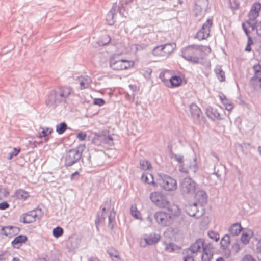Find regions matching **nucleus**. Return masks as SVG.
<instances>
[{
  "instance_id": "49530a36",
  "label": "nucleus",
  "mask_w": 261,
  "mask_h": 261,
  "mask_svg": "<svg viewBox=\"0 0 261 261\" xmlns=\"http://www.w3.org/2000/svg\"><path fill=\"white\" fill-rule=\"evenodd\" d=\"M111 205V200L110 199H107L101 204L100 208L103 213L107 208L110 209Z\"/></svg>"
},
{
  "instance_id": "6ab92c4d",
  "label": "nucleus",
  "mask_w": 261,
  "mask_h": 261,
  "mask_svg": "<svg viewBox=\"0 0 261 261\" xmlns=\"http://www.w3.org/2000/svg\"><path fill=\"white\" fill-rule=\"evenodd\" d=\"M161 236L156 233H151L149 234H145L144 240L148 245L156 244L160 240Z\"/></svg>"
},
{
  "instance_id": "412c9836",
  "label": "nucleus",
  "mask_w": 261,
  "mask_h": 261,
  "mask_svg": "<svg viewBox=\"0 0 261 261\" xmlns=\"http://www.w3.org/2000/svg\"><path fill=\"white\" fill-rule=\"evenodd\" d=\"M195 199L200 204V206L203 207V205L207 203V196L206 192L203 190L198 191L195 193Z\"/></svg>"
},
{
  "instance_id": "a18cd8bd",
  "label": "nucleus",
  "mask_w": 261,
  "mask_h": 261,
  "mask_svg": "<svg viewBox=\"0 0 261 261\" xmlns=\"http://www.w3.org/2000/svg\"><path fill=\"white\" fill-rule=\"evenodd\" d=\"M140 168L144 170L149 169L151 167L150 163L147 161H141L140 162Z\"/></svg>"
},
{
  "instance_id": "bf43d9fd",
  "label": "nucleus",
  "mask_w": 261,
  "mask_h": 261,
  "mask_svg": "<svg viewBox=\"0 0 261 261\" xmlns=\"http://www.w3.org/2000/svg\"><path fill=\"white\" fill-rule=\"evenodd\" d=\"M256 253L257 259L259 261H261V244L257 245L256 248Z\"/></svg>"
},
{
  "instance_id": "0e129e2a",
  "label": "nucleus",
  "mask_w": 261,
  "mask_h": 261,
  "mask_svg": "<svg viewBox=\"0 0 261 261\" xmlns=\"http://www.w3.org/2000/svg\"><path fill=\"white\" fill-rule=\"evenodd\" d=\"M179 170L182 173H187L188 172V169L184 166V164L179 166Z\"/></svg>"
},
{
  "instance_id": "3c124183",
  "label": "nucleus",
  "mask_w": 261,
  "mask_h": 261,
  "mask_svg": "<svg viewBox=\"0 0 261 261\" xmlns=\"http://www.w3.org/2000/svg\"><path fill=\"white\" fill-rule=\"evenodd\" d=\"M52 132V129L49 128H42V131L40 133L39 135L40 137H46Z\"/></svg>"
},
{
  "instance_id": "a211bd4d",
  "label": "nucleus",
  "mask_w": 261,
  "mask_h": 261,
  "mask_svg": "<svg viewBox=\"0 0 261 261\" xmlns=\"http://www.w3.org/2000/svg\"><path fill=\"white\" fill-rule=\"evenodd\" d=\"M28 240L26 235L20 234L15 237L12 241L11 244L13 248L19 249Z\"/></svg>"
},
{
  "instance_id": "ea45409f",
  "label": "nucleus",
  "mask_w": 261,
  "mask_h": 261,
  "mask_svg": "<svg viewBox=\"0 0 261 261\" xmlns=\"http://www.w3.org/2000/svg\"><path fill=\"white\" fill-rule=\"evenodd\" d=\"M107 252L112 258L114 257L119 259H120L118 251L114 248L112 247L108 249Z\"/></svg>"
},
{
  "instance_id": "5701e85b",
  "label": "nucleus",
  "mask_w": 261,
  "mask_h": 261,
  "mask_svg": "<svg viewBox=\"0 0 261 261\" xmlns=\"http://www.w3.org/2000/svg\"><path fill=\"white\" fill-rule=\"evenodd\" d=\"M206 114L207 116L213 120H221L222 118L220 116V113L218 110L212 107H208L206 110Z\"/></svg>"
},
{
  "instance_id": "13d9d810",
  "label": "nucleus",
  "mask_w": 261,
  "mask_h": 261,
  "mask_svg": "<svg viewBox=\"0 0 261 261\" xmlns=\"http://www.w3.org/2000/svg\"><path fill=\"white\" fill-rule=\"evenodd\" d=\"M231 7L233 9H238L239 8V3L236 0H229Z\"/></svg>"
},
{
  "instance_id": "774afa93",
  "label": "nucleus",
  "mask_w": 261,
  "mask_h": 261,
  "mask_svg": "<svg viewBox=\"0 0 261 261\" xmlns=\"http://www.w3.org/2000/svg\"><path fill=\"white\" fill-rule=\"evenodd\" d=\"M255 21H253L250 19H248V20H246L244 23L245 25L246 24H247V26L246 27L248 28V27H250L252 25V23H253Z\"/></svg>"
},
{
  "instance_id": "864d4df0",
  "label": "nucleus",
  "mask_w": 261,
  "mask_h": 261,
  "mask_svg": "<svg viewBox=\"0 0 261 261\" xmlns=\"http://www.w3.org/2000/svg\"><path fill=\"white\" fill-rule=\"evenodd\" d=\"M259 14L257 13L256 12H252L250 11L248 14V19L252 20L253 21H256V18L258 16Z\"/></svg>"
},
{
  "instance_id": "f704fd0d",
  "label": "nucleus",
  "mask_w": 261,
  "mask_h": 261,
  "mask_svg": "<svg viewBox=\"0 0 261 261\" xmlns=\"http://www.w3.org/2000/svg\"><path fill=\"white\" fill-rule=\"evenodd\" d=\"M56 128L57 133L59 135H61L65 132V131L68 128V127L67 124L65 122H62L60 124H57Z\"/></svg>"
},
{
  "instance_id": "9b49d317",
  "label": "nucleus",
  "mask_w": 261,
  "mask_h": 261,
  "mask_svg": "<svg viewBox=\"0 0 261 261\" xmlns=\"http://www.w3.org/2000/svg\"><path fill=\"white\" fill-rule=\"evenodd\" d=\"M190 114L194 124L200 125L202 122H205V119L203 115L201 109L194 103H191L189 106Z\"/></svg>"
},
{
  "instance_id": "e2e57ef3",
  "label": "nucleus",
  "mask_w": 261,
  "mask_h": 261,
  "mask_svg": "<svg viewBox=\"0 0 261 261\" xmlns=\"http://www.w3.org/2000/svg\"><path fill=\"white\" fill-rule=\"evenodd\" d=\"M242 261H256L253 257L250 254L245 255L242 258Z\"/></svg>"
},
{
  "instance_id": "69168bd1",
  "label": "nucleus",
  "mask_w": 261,
  "mask_h": 261,
  "mask_svg": "<svg viewBox=\"0 0 261 261\" xmlns=\"http://www.w3.org/2000/svg\"><path fill=\"white\" fill-rule=\"evenodd\" d=\"M3 198L7 197L9 195V192L5 188L2 187Z\"/></svg>"
},
{
  "instance_id": "58836bf2",
  "label": "nucleus",
  "mask_w": 261,
  "mask_h": 261,
  "mask_svg": "<svg viewBox=\"0 0 261 261\" xmlns=\"http://www.w3.org/2000/svg\"><path fill=\"white\" fill-rule=\"evenodd\" d=\"M242 26L243 30L244 31L245 35L247 37V44L251 45L253 43V41L251 37L249 35V31H248L246 25H245V23H242Z\"/></svg>"
},
{
  "instance_id": "f257e3e1",
  "label": "nucleus",
  "mask_w": 261,
  "mask_h": 261,
  "mask_svg": "<svg viewBox=\"0 0 261 261\" xmlns=\"http://www.w3.org/2000/svg\"><path fill=\"white\" fill-rule=\"evenodd\" d=\"M72 92V88L67 86H60L50 90L45 100L46 106L55 109L60 104L67 103Z\"/></svg>"
},
{
  "instance_id": "c03bdc74",
  "label": "nucleus",
  "mask_w": 261,
  "mask_h": 261,
  "mask_svg": "<svg viewBox=\"0 0 261 261\" xmlns=\"http://www.w3.org/2000/svg\"><path fill=\"white\" fill-rule=\"evenodd\" d=\"M251 237L247 232H243L240 240L242 243L245 245H246L249 243Z\"/></svg>"
},
{
  "instance_id": "b1692460",
  "label": "nucleus",
  "mask_w": 261,
  "mask_h": 261,
  "mask_svg": "<svg viewBox=\"0 0 261 261\" xmlns=\"http://www.w3.org/2000/svg\"><path fill=\"white\" fill-rule=\"evenodd\" d=\"M117 5L114 3L111 10L108 13L106 16V20L109 25H112L114 24L115 21L114 20V16L116 14Z\"/></svg>"
},
{
  "instance_id": "9d476101",
  "label": "nucleus",
  "mask_w": 261,
  "mask_h": 261,
  "mask_svg": "<svg viewBox=\"0 0 261 261\" xmlns=\"http://www.w3.org/2000/svg\"><path fill=\"white\" fill-rule=\"evenodd\" d=\"M196 183L190 177H186L180 182V189L182 194H193L195 192Z\"/></svg>"
},
{
  "instance_id": "680f3d73",
  "label": "nucleus",
  "mask_w": 261,
  "mask_h": 261,
  "mask_svg": "<svg viewBox=\"0 0 261 261\" xmlns=\"http://www.w3.org/2000/svg\"><path fill=\"white\" fill-rule=\"evenodd\" d=\"M165 250L169 252L174 250V245L172 243H170L166 245Z\"/></svg>"
},
{
  "instance_id": "f3484780",
  "label": "nucleus",
  "mask_w": 261,
  "mask_h": 261,
  "mask_svg": "<svg viewBox=\"0 0 261 261\" xmlns=\"http://www.w3.org/2000/svg\"><path fill=\"white\" fill-rule=\"evenodd\" d=\"M81 240L78 237H69L66 242V248L68 252H73L79 247Z\"/></svg>"
},
{
  "instance_id": "aec40b11",
  "label": "nucleus",
  "mask_w": 261,
  "mask_h": 261,
  "mask_svg": "<svg viewBox=\"0 0 261 261\" xmlns=\"http://www.w3.org/2000/svg\"><path fill=\"white\" fill-rule=\"evenodd\" d=\"M254 75L250 79L252 84L255 86V81H261V65L259 63L255 64L253 67Z\"/></svg>"
},
{
  "instance_id": "2eb2a0df",
  "label": "nucleus",
  "mask_w": 261,
  "mask_h": 261,
  "mask_svg": "<svg viewBox=\"0 0 261 261\" xmlns=\"http://www.w3.org/2000/svg\"><path fill=\"white\" fill-rule=\"evenodd\" d=\"M37 210L41 211V208L37 207L22 214L20 217L19 221L24 224H29L35 222L37 218L40 219L41 217L38 216L37 214Z\"/></svg>"
},
{
  "instance_id": "2f4dec72",
  "label": "nucleus",
  "mask_w": 261,
  "mask_h": 261,
  "mask_svg": "<svg viewBox=\"0 0 261 261\" xmlns=\"http://www.w3.org/2000/svg\"><path fill=\"white\" fill-rule=\"evenodd\" d=\"M169 73L167 71H162L159 74V78L162 82L167 87H170V77H169Z\"/></svg>"
},
{
  "instance_id": "1a4fd4ad",
  "label": "nucleus",
  "mask_w": 261,
  "mask_h": 261,
  "mask_svg": "<svg viewBox=\"0 0 261 261\" xmlns=\"http://www.w3.org/2000/svg\"><path fill=\"white\" fill-rule=\"evenodd\" d=\"M154 217L156 222L162 226H169L174 221L173 216L163 211L155 212Z\"/></svg>"
},
{
  "instance_id": "e433bc0d",
  "label": "nucleus",
  "mask_w": 261,
  "mask_h": 261,
  "mask_svg": "<svg viewBox=\"0 0 261 261\" xmlns=\"http://www.w3.org/2000/svg\"><path fill=\"white\" fill-rule=\"evenodd\" d=\"M170 157L171 159L174 158L176 161L180 163V165H182L184 163V156L180 154H176L172 152V148L170 149Z\"/></svg>"
},
{
  "instance_id": "4468645a",
  "label": "nucleus",
  "mask_w": 261,
  "mask_h": 261,
  "mask_svg": "<svg viewBox=\"0 0 261 261\" xmlns=\"http://www.w3.org/2000/svg\"><path fill=\"white\" fill-rule=\"evenodd\" d=\"M200 210L198 209L197 203L195 202L186 206V212L190 216L198 219L205 214L204 208L202 206H200Z\"/></svg>"
},
{
  "instance_id": "c756f323",
  "label": "nucleus",
  "mask_w": 261,
  "mask_h": 261,
  "mask_svg": "<svg viewBox=\"0 0 261 261\" xmlns=\"http://www.w3.org/2000/svg\"><path fill=\"white\" fill-rule=\"evenodd\" d=\"M182 79L180 76L173 75L170 77L169 87L173 88L178 87L182 83Z\"/></svg>"
},
{
  "instance_id": "5fc2aeb1",
  "label": "nucleus",
  "mask_w": 261,
  "mask_h": 261,
  "mask_svg": "<svg viewBox=\"0 0 261 261\" xmlns=\"http://www.w3.org/2000/svg\"><path fill=\"white\" fill-rule=\"evenodd\" d=\"M105 103L104 99L101 98H96L93 100V103L99 106H103Z\"/></svg>"
},
{
  "instance_id": "8fccbe9b",
  "label": "nucleus",
  "mask_w": 261,
  "mask_h": 261,
  "mask_svg": "<svg viewBox=\"0 0 261 261\" xmlns=\"http://www.w3.org/2000/svg\"><path fill=\"white\" fill-rule=\"evenodd\" d=\"M261 9V4L259 2H256L254 3L251 7V9L250 11L252 12H256L257 13L259 14V11Z\"/></svg>"
},
{
  "instance_id": "4c0bfd02",
  "label": "nucleus",
  "mask_w": 261,
  "mask_h": 261,
  "mask_svg": "<svg viewBox=\"0 0 261 261\" xmlns=\"http://www.w3.org/2000/svg\"><path fill=\"white\" fill-rule=\"evenodd\" d=\"M230 237L228 234H225L221 239L220 244L222 249H226L230 244Z\"/></svg>"
},
{
  "instance_id": "423d86ee",
  "label": "nucleus",
  "mask_w": 261,
  "mask_h": 261,
  "mask_svg": "<svg viewBox=\"0 0 261 261\" xmlns=\"http://www.w3.org/2000/svg\"><path fill=\"white\" fill-rule=\"evenodd\" d=\"M158 182L160 187L166 191H175L177 188L176 180L165 174H159Z\"/></svg>"
},
{
  "instance_id": "6e6552de",
  "label": "nucleus",
  "mask_w": 261,
  "mask_h": 261,
  "mask_svg": "<svg viewBox=\"0 0 261 261\" xmlns=\"http://www.w3.org/2000/svg\"><path fill=\"white\" fill-rule=\"evenodd\" d=\"M92 142L96 146H101L105 144L112 146L114 144L113 138L112 135L106 134L104 133H95Z\"/></svg>"
},
{
  "instance_id": "c85d7f7f",
  "label": "nucleus",
  "mask_w": 261,
  "mask_h": 261,
  "mask_svg": "<svg viewBox=\"0 0 261 261\" xmlns=\"http://www.w3.org/2000/svg\"><path fill=\"white\" fill-rule=\"evenodd\" d=\"M201 249L203 252L201 256L202 261H210L213 257V254L210 250L207 249L206 246H204V243H203V246H201Z\"/></svg>"
},
{
  "instance_id": "c9c22d12",
  "label": "nucleus",
  "mask_w": 261,
  "mask_h": 261,
  "mask_svg": "<svg viewBox=\"0 0 261 261\" xmlns=\"http://www.w3.org/2000/svg\"><path fill=\"white\" fill-rule=\"evenodd\" d=\"M111 40V38L109 35H105L98 41L97 43L99 46H105L109 44Z\"/></svg>"
},
{
  "instance_id": "39448f33",
  "label": "nucleus",
  "mask_w": 261,
  "mask_h": 261,
  "mask_svg": "<svg viewBox=\"0 0 261 261\" xmlns=\"http://www.w3.org/2000/svg\"><path fill=\"white\" fill-rule=\"evenodd\" d=\"M203 243H204L203 239H198L195 243L191 244L189 248L185 249L183 252V254H185L183 258L184 261H194L193 255L201 251Z\"/></svg>"
},
{
  "instance_id": "603ef678",
  "label": "nucleus",
  "mask_w": 261,
  "mask_h": 261,
  "mask_svg": "<svg viewBox=\"0 0 261 261\" xmlns=\"http://www.w3.org/2000/svg\"><path fill=\"white\" fill-rule=\"evenodd\" d=\"M189 168H190V169H191L192 170V171L194 173H195L197 171V170H198V165H197V163L196 158H195L194 159L193 163H191L190 164Z\"/></svg>"
},
{
  "instance_id": "338daca9",
  "label": "nucleus",
  "mask_w": 261,
  "mask_h": 261,
  "mask_svg": "<svg viewBox=\"0 0 261 261\" xmlns=\"http://www.w3.org/2000/svg\"><path fill=\"white\" fill-rule=\"evenodd\" d=\"M141 179L142 180V181L145 183H147L148 184L149 183V179H148V178L147 177V175L144 173H143L141 176Z\"/></svg>"
},
{
  "instance_id": "bb28decb",
  "label": "nucleus",
  "mask_w": 261,
  "mask_h": 261,
  "mask_svg": "<svg viewBox=\"0 0 261 261\" xmlns=\"http://www.w3.org/2000/svg\"><path fill=\"white\" fill-rule=\"evenodd\" d=\"M243 227H242L240 223L236 222L230 227L229 228V232L233 236H238L241 231L242 230Z\"/></svg>"
},
{
  "instance_id": "6e6d98bb",
  "label": "nucleus",
  "mask_w": 261,
  "mask_h": 261,
  "mask_svg": "<svg viewBox=\"0 0 261 261\" xmlns=\"http://www.w3.org/2000/svg\"><path fill=\"white\" fill-rule=\"evenodd\" d=\"M80 174L78 171H75L74 173H72L70 175V180H79L80 179Z\"/></svg>"
},
{
  "instance_id": "79ce46f5",
  "label": "nucleus",
  "mask_w": 261,
  "mask_h": 261,
  "mask_svg": "<svg viewBox=\"0 0 261 261\" xmlns=\"http://www.w3.org/2000/svg\"><path fill=\"white\" fill-rule=\"evenodd\" d=\"M106 218L103 216V214H101L100 215L99 214H97L96 218L95 220V225L97 230H99V224L101 221H103L105 220Z\"/></svg>"
},
{
  "instance_id": "f03ea898",
  "label": "nucleus",
  "mask_w": 261,
  "mask_h": 261,
  "mask_svg": "<svg viewBox=\"0 0 261 261\" xmlns=\"http://www.w3.org/2000/svg\"><path fill=\"white\" fill-rule=\"evenodd\" d=\"M202 51V46L192 44L188 45L181 50V57L189 62L193 64H199L201 53Z\"/></svg>"
},
{
  "instance_id": "393cba45",
  "label": "nucleus",
  "mask_w": 261,
  "mask_h": 261,
  "mask_svg": "<svg viewBox=\"0 0 261 261\" xmlns=\"http://www.w3.org/2000/svg\"><path fill=\"white\" fill-rule=\"evenodd\" d=\"M219 97L221 100V103L224 106L226 110L230 111L233 109L234 105L232 103L230 99L227 98L224 94H220L219 95Z\"/></svg>"
},
{
  "instance_id": "dca6fc26",
  "label": "nucleus",
  "mask_w": 261,
  "mask_h": 261,
  "mask_svg": "<svg viewBox=\"0 0 261 261\" xmlns=\"http://www.w3.org/2000/svg\"><path fill=\"white\" fill-rule=\"evenodd\" d=\"M0 231L1 234L11 238L13 236L17 234L19 232L20 228L18 227L11 225L1 226Z\"/></svg>"
},
{
  "instance_id": "7c9ffc66",
  "label": "nucleus",
  "mask_w": 261,
  "mask_h": 261,
  "mask_svg": "<svg viewBox=\"0 0 261 261\" xmlns=\"http://www.w3.org/2000/svg\"><path fill=\"white\" fill-rule=\"evenodd\" d=\"M215 73L217 78L220 82H223L225 80V72L222 70L220 66H217L214 69Z\"/></svg>"
},
{
  "instance_id": "4be33fe9",
  "label": "nucleus",
  "mask_w": 261,
  "mask_h": 261,
  "mask_svg": "<svg viewBox=\"0 0 261 261\" xmlns=\"http://www.w3.org/2000/svg\"><path fill=\"white\" fill-rule=\"evenodd\" d=\"M12 197L17 200L25 201L30 197V193L22 189H18L15 190Z\"/></svg>"
},
{
  "instance_id": "052dcab7",
  "label": "nucleus",
  "mask_w": 261,
  "mask_h": 261,
  "mask_svg": "<svg viewBox=\"0 0 261 261\" xmlns=\"http://www.w3.org/2000/svg\"><path fill=\"white\" fill-rule=\"evenodd\" d=\"M10 206L9 204L7 201H3L0 203V210H5L8 208Z\"/></svg>"
},
{
  "instance_id": "09e8293b",
  "label": "nucleus",
  "mask_w": 261,
  "mask_h": 261,
  "mask_svg": "<svg viewBox=\"0 0 261 261\" xmlns=\"http://www.w3.org/2000/svg\"><path fill=\"white\" fill-rule=\"evenodd\" d=\"M208 236L210 238L214 240L216 242H217L220 239L219 233L214 231H208Z\"/></svg>"
},
{
  "instance_id": "7ed1b4c3",
  "label": "nucleus",
  "mask_w": 261,
  "mask_h": 261,
  "mask_svg": "<svg viewBox=\"0 0 261 261\" xmlns=\"http://www.w3.org/2000/svg\"><path fill=\"white\" fill-rule=\"evenodd\" d=\"M109 62L110 68L115 71L127 70L134 66L133 61L121 58L117 55L110 57Z\"/></svg>"
},
{
  "instance_id": "de8ad7c7",
  "label": "nucleus",
  "mask_w": 261,
  "mask_h": 261,
  "mask_svg": "<svg viewBox=\"0 0 261 261\" xmlns=\"http://www.w3.org/2000/svg\"><path fill=\"white\" fill-rule=\"evenodd\" d=\"M20 151V148H17L16 147L13 149V150L9 153V156H8V160H11L14 156H16Z\"/></svg>"
},
{
  "instance_id": "72a5a7b5",
  "label": "nucleus",
  "mask_w": 261,
  "mask_h": 261,
  "mask_svg": "<svg viewBox=\"0 0 261 261\" xmlns=\"http://www.w3.org/2000/svg\"><path fill=\"white\" fill-rule=\"evenodd\" d=\"M130 214L136 219H142L141 213L138 210L136 205H132L130 207Z\"/></svg>"
},
{
  "instance_id": "473e14b6",
  "label": "nucleus",
  "mask_w": 261,
  "mask_h": 261,
  "mask_svg": "<svg viewBox=\"0 0 261 261\" xmlns=\"http://www.w3.org/2000/svg\"><path fill=\"white\" fill-rule=\"evenodd\" d=\"M166 45H158L153 48L152 50V54L155 56H165L163 49Z\"/></svg>"
},
{
  "instance_id": "a19ab883",
  "label": "nucleus",
  "mask_w": 261,
  "mask_h": 261,
  "mask_svg": "<svg viewBox=\"0 0 261 261\" xmlns=\"http://www.w3.org/2000/svg\"><path fill=\"white\" fill-rule=\"evenodd\" d=\"M63 233V229L60 226H57L53 230V235L56 238H58L62 236Z\"/></svg>"
},
{
  "instance_id": "cd10ccee",
  "label": "nucleus",
  "mask_w": 261,
  "mask_h": 261,
  "mask_svg": "<svg viewBox=\"0 0 261 261\" xmlns=\"http://www.w3.org/2000/svg\"><path fill=\"white\" fill-rule=\"evenodd\" d=\"M79 81L81 89L88 88L90 85L91 79L90 77L87 75L79 77Z\"/></svg>"
},
{
  "instance_id": "0eeeda50",
  "label": "nucleus",
  "mask_w": 261,
  "mask_h": 261,
  "mask_svg": "<svg viewBox=\"0 0 261 261\" xmlns=\"http://www.w3.org/2000/svg\"><path fill=\"white\" fill-rule=\"evenodd\" d=\"M209 5L208 0H195L193 14L198 20L202 19L205 16Z\"/></svg>"
},
{
  "instance_id": "37998d69",
  "label": "nucleus",
  "mask_w": 261,
  "mask_h": 261,
  "mask_svg": "<svg viewBox=\"0 0 261 261\" xmlns=\"http://www.w3.org/2000/svg\"><path fill=\"white\" fill-rule=\"evenodd\" d=\"M164 45H166L167 46H165V47H164V49H163V51H164V56H166L167 55H169L170 54V53H171L173 51V44H171V43H166V44H164Z\"/></svg>"
},
{
  "instance_id": "a878e982",
  "label": "nucleus",
  "mask_w": 261,
  "mask_h": 261,
  "mask_svg": "<svg viewBox=\"0 0 261 261\" xmlns=\"http://www.w3.org/2000/svg\"><path fill=\"white\" fill-rule=\"evenodd\" d=\"M116 212L114 208H113L110 211V215L108 217V227L111 230L114 229V226L116 225L115 216Z\"/></svg>"
},
{
  "instance_id": "4d7b16f0",
  "label": "nucleus",
  "mask_w": 261,
  "mask_h": 261,
  "mask_svg": "<svg viewBox=\"0 0 261 261\" xmlns=\"http://www.w3.org/2000/svg\"><path fill=\"white\" fill-rule=\"evenodd\" d=\"M87 137V134L85 132H80L76 135V138L80 141H84Z\"/></svg>"
},
{
  "instance_id": "f8f14e48",
  "label": "nucleus",
  "mask_w": 261,
  "mask_h": 261,
  "mask_svg": "<svg viewBox=\"0 0 261 261\" xmlns=\"http://www.w3.org/2000/svg\"><path fill=\"white\" fill-rule=\"evenodd\" d=\"M150 199L156 206L161 208H168L169 202L167 197L161 192H153L150 193Z\"/></svg>"
},
{
  "instance_id": "ddd939ff",
  "label": "nucleus",
  "mask_w": 261,
  "mask_h": 261,
  "mask_svg": "<svg viewBox=\"0 0 261 261\" xmlns=\"http://www.w3.org/2000/svg\"><path fill=\"white\" fill-rule=\"evenodd\" d=\"M213 18H208L202 27L197 32L195 37L199 40L206 39L210 36L211 28L213 25Z\"/></svg>"
},
{
  "instance_id": "20e7f679",
  "label": "nucleus",
  "mask_w": 261,
  "mask_h": 261,
  "mask_svg": "<svg viewBox=\"0 0 261 261\" xmlns=\"http://www.w3.org/2000/svg\"><path fill=\"white\" fill-rule=\"evenodd\" d=\"M83 150V147L79 146L67 151L64 157V166L68 168L79 162Z\"/></svg>"
}]
</instances>
